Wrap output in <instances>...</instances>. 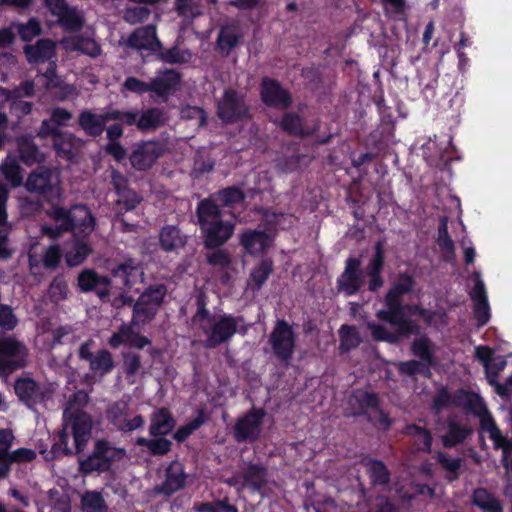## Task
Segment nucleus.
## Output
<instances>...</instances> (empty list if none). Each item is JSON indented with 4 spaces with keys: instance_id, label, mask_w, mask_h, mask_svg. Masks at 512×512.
<instances>
[{
    "instance_id": "1",
    "label": "nucleus",
    "mask_w": 512,
    "mask_h": 512,
    "mask_svg": "<svg viewBox=\"0 0 512 512\" xmlns=\"http://www.w3.org/2000/svg\"><path fill=\"white\" fill-rule=\"evenodd\" d=\"M361 260L358 257H348L344 262L343 272L337 277L336 288L344 296H354L364 285V275L368 279V290L372 293L383 287L385 280L382 275L386 264V249L384 241H377L373 245V252L365 266L361 269Z\"/></svg>"
},
{
    "instance_id": "2",
    "label": "nucleus",
    "mask_w": 512,
    "mask_h": 512,
    "mask_svg": "<svg viewBox=\"0 0 512 512\" xmlns=\"http://www.w3.org/2000/svg\"><path fill=\"white\" fill-rule=\"evenodd\" d=\"M89 401L85 391H77L67 400L64 411V426L60 432V442L56 451L70 452L69 440L72 438L77 452L83 451L91 436L92 420L84 407Z\"/></svg>"
},
{
    "instance_id": "3",
    "label": "nucleus",
    "mask_w": 512,
    "mask_h": 512,
    "mask_svg": "<svg viewBox=\"0 0 512 512\" xmlns=\"http://www.w3.org/2000/svg\"><path fill=\"white\" fill-rule=\"evenodd\" d=\"M196 214L206 249L223 246L232 237L235 225L223 220V212L213 194L199 201Z\"/></svg>"
},
{
    "instance_id": "4",
    "label": "nucleus",
    "mask_w": 512,
    "mask_h": 512,
    "mask_svg": "<svg viewBox=\"0 0 512 512\" xmlns=\"http://www.w3.org/2000/svg\"><path fill=\"white\" fill-rule=\"evenodd\" d=\"M459 404L477 414L481 420V430L492 439L496 448L503 451V466L508 477H512V442L508 441L490 417L483 399L474 393H460Z\"/></svg>"
},
{
    "instance_id": "5",
    "label": "nucleus",
    "mask_w": 512,
    "mask_h": 512,
    "mask_svg": "<svg viewBox=\"0 0 512 512\" xmlns=\"http://www.w3.org/2000/svg\"><path fill=\"white\" fill-rule=\"evenodd\" d=\"M415 285L416 278L413 274L409 271H399L385 294V309L378 312L379 319L382 321H405V319H409L407 313L413 309V306L404 304V296L413 293Z\"/></svg>"
},
{
    "instance_id": "6",
    "label": "nucleus",
    "mask_w": 512,
    "mask_h": 512,
    "mask_svg": "<svg viewBox=\"0 0 512 512\" xmlns=\"http://www.w3.org/2000/svg\"><path fill=\"white\" fill-rule=\"evenodd\" d=\"M475 357L483 365L486 378L490 385L494 387L496 394L500 397H509L512 394V375L503 384L498 381L500 372L507 365L506 358L497 355L495 350L487 346L476 347Z\"/></svg>"
},
{
    "instance_id": "7",
    "label": "nucleus",
    "mask_w": 512,
    "mask_h": 512,
    "mask_svg": "<svg viewBox=\"0 0 512 512\" xmlns=\"http://www.w3.org/2000/svg\"><path fill=\"white\" fill-rule=\"evenodd\" d=\"M216 114L220 121L227 125L245 121L251 116L250 106L246 103L245 95L232 87L225 89L221 99L218 100Z\"/></svg>"
},
{
    "instance_id": "8",
    "label": "nucleus",
    "mask_w": 512,
    "mask_h": 512,
    "mask_svg": "<svg viewBox=\"0 0 512 512\" xmlns=\"http://www.w3.org/2000/svg\"><path fill=\"white\" fill-rule=\"evenodd\" d=\"M167 295V288L163 283L150 284L134 302L132 298H126L124 305L132 308V319H153L159 306L162 305Z\"/></svg>"
},
{
    "instance_id": "9",
    "label": "nucleus",
    "mask_w": 512,
    "mask_h": 512,
    "mask_svg": "<svg viewBox=\"0 0 512 512\" xmlns=\"http://www.w3.org/2000/svg\"><path fill=\"white\" fill-rule=\"evenodd\" d=\"M25 188L32 193L42 195L47 202L59 199L62 196L60 182L52 169L47 166H38L30 172L25 181Z\"/></svg>"
},
{
    "instance_id": "10",
    "label": "nucleus",
    "mask_w": 512,
    "mask_h": 512,
    "mask_svg": "<svg viewBox=\"0 0 512 512\" xmlns=\"http://www.w3.org/2000/svg\"><path fill=\"white\" fill-rule=\"evenodd\" d=\"M106 268L109 271L111 283H115L118 287H133V285L141 283L144 277V270L141 261L133 257H127L119 263V261L108 260Z\"/></svg>"
},
{
    "instance_id": "11",
    "label": "nucleus",
    "mask_w": 512,
    "mask_h": 512,
    "mask_svg": "<svg viewBox=\"0 0 512 512\" xmlns=\"http://www.w3.org/2000/svg\"><path fill=\"white\" fill-rule=\"evenodd\" d=\"M348 403L350 409L348 414H366L373 423L380 427H389L390 420L382 410L378 408V398L374 394L367 393V391L358 390L353 393Z\"/></svg>"
},
{
    "instance_id": "12",
    "label": "nucleus",
    "mask_w": 512,
    "mask_h": 512,
    "mask_svg": "<svg viewBox=\"0 0 512 512\" xmlns=\"http://www.w3.org/2000/svg\"><path fill=\"white\" fill-rule=\"evenodd\" d=\"M125 451L122 448L113 447L107 441H97L91 455L80 461V468L84 472L107 471L112 463L124 458Z\"/></svg>"
},
{
    "instance_id": "13",
    "label": "nucleus",
    "mask_w": 512,
    "mask_h": 512,
    "mask_svg": "<svg viewBox=\"0 0 512 512\" xmlns=\"http://www.w3.org/2000/svg\"><path fill=\"white\" fill-rule=\"evenodd\" d=\"M27 360L28 350L21 341L13 336L0 338V375H9L25 366Z\"/></svg>"
},
{
    "instance_id": "14",
    "label": "nucleus",
    "mask_w": 512,
    "mask_h": 512,
    "mask_svg": "<svg viewBox=\"0 0 512 512\" xmlns=\"http://www.w3.org/2000/svg\"><path fill=\"white\" fill-rule=\"evenodd\" d=\"M165 152V144L159 140L139 141L134 144L129 159L134 169L145 172L152 169Z\"/></svg>"
},
{
    "instance_id": "15",
    "label": "nucleus",
    "mask_w": 512,
    "mask_h": 512,
    "mask_svg": "<svg viewBox=\"0 0 512 512\" xmlns=\"http://www.w3.org/2000/svg\"><path fill=\"white\" fill-rule=\"evenodd\" d=\"M260 98L265 106L279 110L290 109L293 103L290 90L285 89L279 80L269 76L262 77L260 81Z\"/></svg>"
},
{
    "instance_id": "16",
    "label": "nucleus",
    "mask_w": 512,
    "mask_h": 512,
    "mask_svg": "<svg viewBox=\"0 0 512 512\" xmlns=\"http://www.w3.org/2000/svg\"><path fill=\"white\" fill-rule=\"evenodd\" d=\"M121 116V109H108L101 114H96L91 109H83L77 117V123L85 135L97 138L104 131L107 132V122L111 119H121Z\"/></svg>"
},
{
    "instance_id": "17",
    "label": "nucleus",
    "mask_w": 512,
    "mask_h": 512,
    "mask_svg": "<svg viewBox=\"0 0 512 512\" xmlns=\"http://www.w3.org/2000/svg\"><path fill=\"white\" fill-rule=\"evenodd\" d=\"M35 93L36 86L34 80H24L18 86L10 89L9 111L18 121L30 115L34 104L30 100H25V98L34 97Z\"/></svg>"
},
{
    "instance_id": "18",
    "label": "nucleus",
    "mask_w": 512,
    "mask_h": 512,
    "mask_svg": "<svg viewBox=\"0 0 512 512\" xmlns=\"http://www.w3.org/2000/svg\"><path fill=\"white\" fill-rule=\"evenodd\" d=\"M121 120L127 126L136 125L140 131H154L165 125L166 118L163 109L147 108L140 111H121Z\"/></svg>"
},
{
    "instance_id": "19",
    "label": "nucleus",
    "mask_w": 512,
    "mask_h": 512,
    "mask_svg": "<svg viewBox=\"0 0 512 512\" xmlns=\"http://www.w3.org/2000/svg\"><path fill=\"white\" fill-rule=\"evenodd\" d=\"M369 329L373 336L386 341H397V339L411 337L412 334H419V329L415 322L409 321H387L372 322Z\"/></svg>"
},
{
    "instance_id": "20",
    "label": "nucleus",
    "mask_w": 512,
    "mask_h": 512,
    "mask_svg": "<svg viewBox=\"0 0 512 512\" xmlns=\"http://www.w3.org/2000/svg\"><path fill=\"white\" fill-rule=\"evenodd\" d=\"M270 343L279 359L285 361L291 359L295 347V337L291 325L287 322H277L270 336Z\"/></svg>"
},
{
    "instance_id": "21",
    "label": "nucleus",
    "mask_w": 512,
    "mask_h": 512,
    "mask_svg": "<svg viewBox=\"0 0 512 512\" xmlns=\"http://www.w3.org/2000/svg\"><path fill=\"white\" fill-rule=\"evenodd\" d=\"M182 78L180 71L174 70V68H161L150 80L151 92L156 93L161 99L167 100L180 88Z\"/></svg>"
},
{
    "instance_id": "22",
    "label": "nucleus",
    "mask_w": 512,
    "mask_h": 512,
    "mask_svg": "<svg viewBox=\"0 0 512 512\" xmlns=\"http://www.w3.org/2000/svg\"><path fill=\"white\" fill-rule=\"evenodd\" d=\"M127 46L138 50H149L156 53L162 49V42L157 37V28L154 24H146L135 29L127 38Z\"/></svg>"
},
{
    "instance_id": "23",
    "label": "nucleus",
    "mask_w": 512,
    "mask_h": 512,
    "mask_svg": "<svg viewBox=\"0 0 512 512\" xmlns=\"http://www.w3.org/2000/svg\"><path fill=\"white\" fill-rule=\"evenodd\" d=\"M55 200L49 203V207L46 211L48 217L56 222L55 226L44 225L42 226V233L51 237L61 236L65 231H72V209H66V207L59 206L54 203Z\"/></svg>"
},
{
    "instance_id": "24",
    "label": "nucleus",
    "mask_w": 512,
    "mask_h": 512,
    "mask_svg": "<svg viewBox=\"0 0 512 512\" xmlns=\"http://www.w3.org/2000/svg\"><path fill=\"white\" fill-rule=\"evenodd\" d=\"M265 412L260 409L251 410V412L240 417L235 425V437L238 440H255L261 434L262 423Z\"/></svg>"
},
{
    "instance_id": "25",
    "label": "nucleus",
    "mask_w": 512,
    "mask_h": 512,
    "mask_svg": "<svg viewBox=\"0 0 512 512\" xmlns=\"http://www.w3.org/2000/svg\"><path fill=\"white\" fill-rule=\"evenodd\" d=\"M125 125L126 122L122 120H114V123L107 125L106 128V138L108 142L105 144L104 150L116 161H122L127 156L126 147L120 143V138L124 135Z\"/></svg>"
},
{
    "instance_id": "26",
    "label": "nucleus",
    "mask_w": 512,
    "mask_h": 512,
    "mask_svg": "<svg viewBox=\"0 0 512 512\" xmlns=\"http://www.w3.org/2000/svg\"><path fill=\"white\" fill-rule=\"evenodd\" d=\"M109 276H100L93 268H84L78 276V286L82 291L96 290L100 297L109 296Z\"/></svg>"
},
{
    "instance_id": "27",
    "label": "nucleus",
    "mask_w": 512,
    "mask_h": 512,
    "mask_svg": "<svg viewBox=\"0 0 512 512\" xmlns=\"http://www.w3.org/2000/svg\"><path fill=\"white\" fill-rule=\"evenodd\" d=\"M71 219L76 236L87 237L95 229V218L86 204H74L71 207Z\"/></svg>"
},
{
    "instance_id": "28",
    "label": "nucleus",
    "mask_w": 512,
    "mask_h": 512,
    "mask_svg": "<svg viewBox=\"0 0 512 512\" xmlns=\"http://www.w3.org/2000/svg\"><path fill=\"white\" fill-rule=\"evenodd\" d=\"M23 52L29 63H44L56 56L55 42L50 38H41L34 45L23 46Z\"/></svg>"
},
{
    "instance_id": "29",
    "label": "nucleus",
    "mask_w": 512,
    "mask_h": 512,
    "mask_svg": "<svg viewBox=\"0 0 512 512\" xmlns=\"http://www.w3.org/2000/svg\"><path fill=\"white\" fill-rule=\"evenodd\" d=\"M272 242L273 239L265 230H244L240 234V245L251 255L265 252L272 245Z\"/></svg>"
},
{
    "instance_id": "30",
    "label": "nucleus",
    "mask_w": 512,
    "mask_h": 512,
    "mask_svg": "<svg viewBox=\"0 0 512 512\" xmlns=\"http://www.w3.org/2000/svg\"><path fill=\"white\" fill-rule=\"evenodd\" d=\"M108 417L118 429L124 431L138 429L144 424L142 416H134L132 419H128V404L126 401H119L110 407Z\"/></svg>"
},
{
    "instance_id": "31",
    "label": "nucleus",
    "mask_w": 512,
    "mask_h": 512,
    "mask_svg": "<svg viewBox=\"0 0 512 512\" xmlns=\"http://www.w3.org/2000/svg\"><path fill=\"white\" fill-rule=\"evenodd\" d=\"M186 243L187 238L182 235L178 226L166 225L162 227L159 233V244L164 252H174V250L185 246Z\"/></svg>"
},
{
    "instance_id": "32",
    "label": "nucleus",
    "mask_w": 512,
    "mask_h": 512,
    "mask_svg": "<svg viewBox=\"0 0 512 512\" xmlns=\"http://www.w3.org/2000/svg\"><path fill=\"white\" fill-rule=\"evenodd\" d=\"M274 122L288 135H293L294 137H306V135H309L308 131L304 128L302 116L295 111H288L286 109L281 119Z\"/></svg>"
},
{
    "instance_id": "33",
    "label": "nucleus",
    "mask_w": 512,
    "mask_h": 512,
    "mask_svg": "<svg viewBox=\"0 0 512 512\" xmlns=\"http://www.w3.org/2000/svg\"><path fill=\"white\" fill-rule=\"evenodd\" d=\"M149 339L139 336L133 325H123L118 333L113 334L109 343L112 347H119L121 344L133 345L134 347L143 348L149 344Z\"/></svg>"
},
{
    "instance_id": "34",
    "label": "nucleus",
    "mask_w": 512,
    "mask_h": 512,
    "mask_svg": "<svg viewBox=\"0 0 512 512\" xmlns=\"http://www.w3.org/2000/svg\"><path fill=\"white\" fill-rule=\"evenodd\" d=\"M0 172L11 188H19L24 182L23 169L15 156L8 154L0 165Z\"/></svg>"
},
{
    "instance_id": "35",
    "label": "nucleus",
    "mask_w": 512,
    "mask_h": 512,
    "mask_svg": "<svg viewBox=\"0 0 512 512\" xmlns=\"http://www.w3.org/2000/svg\"><path fill=\"white\" fill-rule=\"evenodd\" d=\"M204 328L208 332V345L219 344V342L225 341V339L235 332L234 322L230 321H209L206 322Z\"/></svg>"
},
{
    "instance_id": "36",
    "label": "nucleus",
    "mask_w": 512,
    "mask_h": 512,
    "mask_svg": "<svg viewBox=\"0 0 512 512\" xmlns=\"http://www.w3.org/2000/svg\"><path fill=\"white\" fill-rule=\"evenodd\" d=\"M92 250L91 245L83 239H77L64 254L66 265L68 267H78L86 261Z\"/></svg>"
},
{
    "instance_id": "37",
    "label": "nucleus",
    "mask_w": 512,
    "mask_h": 512,
    "mask_svg": "<svg viewBox=\"0 0 512 512\" xmlns=\"http://www.w3.org/2000/svg\"><path fill=\"white\" fill-rule=\"evenodd\" d=\"M241 38L242 35L237 32L235 26H223L217 35L216 47L225 55H229L239 45Z\"/></svg>"
},
{
    "instance_id": "38",
    "label": "nucleus",
    "mask_w": 512,
    "mask_h": 512,
    "mask_svg": "<svg viewBox=\"0 0 512 512\" xmlns=\"http://www.w3.org/2000/svg\"><path fill=\"white\" fill-rule=\"evenodd\" d=\"M19 159L27 166L40 163L43 158L37 144L32 138L22 137L18 140Z\"/></svg>"
},
{
    "instance_id": "39",
    "label": "nucleus",
    "mask_w": 512,
    "mask_h": 512,
    "mask_svg": "<svg viewBox=\"0 0 512 512\" xmlns=\"http://www.w3.org/2000/svg\"><path fill=\"white\" fill-rule=\"evenodd\" d=\"M14 390L17 396L21 398L22 401L27 402V404H32V402L41 398V389L37 382L31 378L17 379L14 384Z\"/></svg>"
},
{
    "instance_id": "40",
    "label": "nucleus",
    "mask_w": 512,
    "mask_h": 512,
    "mask_svg": "<svg viewBox=\"0 0 512 512\" xmlns=\"http://www.w3.org/2000/svg\"><path fill=\"white\" fill-rule=\"evenodd\" d=\"M214 198L217 201L219 207H235L239 202L244 201L245 193L237 185H231L230 187L221 188L214 194Z\"/></svg>"
},
{
    "instance_id": "41",
    "label": "nucleus",
    "mask_w": 512,
    "mask_h": 512,
    "mask_svg": "<svg viewBox=\"0 0 512 512\" xmlns=\"http://www.w3.org/2000/svg\"><path fill=\"white\" fill-rule=\"evenodd\" d=\"M274 271V263L270 258H264L250 273V285L253 290H260Z\"/></svg>"
},
{
    "instance_id": "42",
    "label": "nucleus",
    "mask_w": 512,
    "mask_h": 512,
    "mask_svg": "<svg viewBox=\"0 0 512 512\" xmlns=\"http://www.w3.org/2000/svg\"><path fill=\"white\" fill-rule=\"evenodd\" d=\"M186 480V474L182 468V464L180 463H172L167 468L166 471V480L164 482V490L168 493H173V491H177L182 489Z\"/></svg>"
},
{
    "instance_id": "43",
    "label": "nucleus",
    "mask_w": 512,
    "mask_h": 512,
    "mask_svg": "<svg viewBox=\"0 0 512 512\" xmlns=\"http://www.w3.org/2000/svg\"><path fill=\"white\" fill-rule=\"evenodd\" d=\"M437 242L444 254L445 261H451L455 256V245L449 234L446 217H444L439 224Z\"/></svg>"
},
{
    "instance_id": "44",
    "label": "nucleus",
    "mask_w": 512,
    "mask_h": 512,
    "mask_svg": "<svg viewBox=\"0 0 512 512\" xmlns=\"http://www.w3.org/2000/svg\"><path fill=\"white\" fill-rule=\"evenodd\" d=\"M85 25V19L75 7H69L67 1H65L62 20L60 26L65 31H79L83 29Z\"/></svg>"
},
{
    "instance_id": "45",
    "label": "nucleus",
    "mask_w": 512,
    "mask_h": 512,
    "mask_svg": "<svg viewBox=\"0 0 512 512\" xmlns=\"http://www.w3.org/2000/svg\"><path fill=\"white\" fill-rule=\"evenodd\" d=\"M175 426V421L170 417L165 409L158 410L151 418L150 432L154 436L157 434H167Z\"/></svg>"
},
{
    "instance_id": "46",
    "label": "nucleus",
    "mask_w": 512,
    "mask_h": 512,
    "mask_svg": "<svg viewBox=\"0 0 512 512\" xmlns=\"http://www.w3.org/2000/svg\"><path fill=\"white\" fill-rule=\"evenodd\" d=\"M158 58L160 61L165 63H171L174 65V63H186L189 62L191 59V53L189 49H182L179 48L178 45L171 46L168 49H162L158 51Z\"/></svg>"
},
{
    "instance_id": "47",
    "label": "nucleus",
    "mask_w": 512,
    "mask_h": 512,
    "mask_svg": "<svg viewBox=\"0 0 512 512\" xmlns=\"http://www.w3.org/2000/svg\"><path fill=\"white\" fill-rule=\"evenodd\" d=\"M413 353L420 358L419 362L425 372L432 364V347L425 337H420L412 345Z\"/></svg>"
},
{
    "instance_id": "48",
    "label": "nucleus",
    "mask_w": 512,
    "mask_h": 512,
    "mask_svg": "<svg viewBox=\"0 0 512 512\" xmlns=\"http://www.w3.org/2000/svg\"><path fill=\"white\" fill-rule=\"evenodd\" d=\"M470 431L471 429L466 428V426L458 425V423L455 422H449L447 432L442 435V444L444 446L457 445V443L463 442Z\"/></svg>"
},
{
    "instance_id": "49",
    "label": "nucleus",
    "mask_w": 512,
    "mask_h": 512,
    "mask_svg": "<svg viewBox=\"0 0 512 512\" xmlns=\"http://www.w3.org/2000/svg\"><path fill=\"white\" fill-rule=\"evenodd\" d=\"M82 509L84 512H106L107 505L100 492L91 490L82 496Z\"/></svg>"
},
{
    "instance_id": "50",
    "label": "nucleus",
    "mask_w": 512,
    "mask_h": 512,
    "mask_svg": "<svg viewBox=\"0 0 512 512\" xmlns=\"http://www.w3.org/2000/svg\"><path fill=\"white\" fill-rule=\"evenodd\" d=\"M406 432L414 437V442L421 451H430L432 446V437L428 430L420 428V426H408Z\"/></svg>"
},
{
    "instance_id": "51",
    "label": "nucleus",
    "mask_w": 512,
    "mask_h": 512,
    "mask_svg": "<svg viewBox=\"0 0 512 512\" xmlns=\"http://www.w3.org/2000/svg\"><path fill=\"white\" fill-rule=\"evenodd\" d=\"M75 136L68 131L60 130V137L56 139L54 150L60 157L70 158L73 155Z\"/></svg>"
},
{
    "instance_id": "52",
    "label": "nucleus",
    "mask_w": 512,
    "mask_h": 512,
    "mask_svg": "<svg viewBox=\"0 0 512 512\" xmlns=\"http://www.w3.org/2000/svg\"><path fill=\"white\" fill-rule=\"evenodd\" d=\"M41 33V23L36 17H31L27 23L18 24V34L24 42H31L35 36H39Z\"/></svg>"
},
{
    "instance_id": "53",
    "label": "nucleus",
    "mask_w": 512,
    "mask_h": 512,
    "mask_svg": "<svg viewBox=\"0 0 512 512\" xmlns=\"http://www.w3.org/2000/svg\"><path fill=\"white\" fill-rule=\"evenodd\" d=\"M38 137L51 138L53 148L56 145L57 137H60V130L57 127V121H54V111L52 109L51 116L47 120H43L38 128Z\"/></svg>"
},
{
    "instance_id": "54",
    "label": "nucleus",
    "mask_w": 512,
    "mask_h": 512,
    "mask_svg": "<svg viewBox=\"0 0 512 512\" xmlns=\"http://www.w3.org/2000/svg\"><path fill=\"white\" fill-rule=\"evenodd\" d=\"M151 10L147 6H134L125 8L123 19L130 24L143 23L148 20Z\"/></svg>"
},
{
    "instance_id": "55",
    "label": "nucleus",
    "mask_w": 512,
    "mask_h": 512,
    "mask_svg": "<svg viewBox=\"0 0 512 512\" xmlns=\"http://www.w3.org/2000/svg\"><path fill=\"white\" fill-rule=\"evenodd\" d=\"M207 263L213 267H219L221 269L230 268L232 265V258L226 249L216 248L213 252L207 255Z\"/></svg>"
},
{
    "instance_id": "56",
    "label": "nucleus",
    "mask_w": 512,
    "mask_h": 512,
    "mask_svg": "<svg viewBox=\"0 0 512 512\" xmlns=\"http://www.w3.org/2000/svg\"><path fill=\"white\" fill-rule=\"evenodd\" d=\"M137 444L140 446H146L148 451L153 453L154 455H163L169 451L171 442L167 441V439L159 438V439H146V438H138Z\"/></svg>"
},
{
    "instance_id": "57",
    "label": "nucleus",
    "mask_w": 512,
    "mask_h": 512,
    "mask_svg": "<svg viewBox=\"0 0 512 512\" xmlns=\"http://www.w3.org/2000/svg\"><path fill=\"white\" fill-rule=\"evenodd\" d=\"M266 472L259 466H248L244 470V484L259 489L265 481Z\"/></svg>"
},
{
    "instance_id": "58",
    "label": "nucleus",
    "mask_w": 512,
    "mask_h": 512,
    "mask_svg": "<svg viewBox=\"0 0 512 512\" xmlns=\"http://www.w3.org/2000/svg\"><path fill=\"white\" fill-rule=\"evenodd\" d=\"M63 253L59 245H50L42 254L44 268L55 269L59 267Z\"/></svg>"
},
{
    "instance_id": "59",
    "label": "nucleus",
    "mask_w": 512,
    "mask_h": 512,
    "mask_svg": "<svg viewBox=\"0 0 512 512\" xmlns=\"http://www.w3.org/2000/svg\"><path fill=\"white\" fill-rule=\"evenodd\" d=\"M340 347L342 350H350L360 342V337L352 325H342L340 329Z\"/></svg>"
},
{
    "instance_id": "60",
    "label": "nucleus",
    "mask_w": 512,
    "mask_h": 512,
    "mask_svg": "<svg viewBox=\"0 0 512 512\" xmlns=\"http://www.w3.org/2000/svg\"><path fill=\"white\" fill-rule=\"evenodd\" d=\"M174 6L180 17H198L201 14L198 0H175Z\"/></svg>"
},
{
    "instance_id": "61",
    "label": "nucleus",
    "mask_w": 512,
    "mask_h": 512,
    "mask_svg": "<svg viewBox=\"0 0 512 512\" xmlns=\"http://www.w3.org/2000/svg\"><path fill=\"white\" fill-rule=\"evenodd\" d=\"M91 367L102 373L109 372L113 367L111 353L107 352V350H101L97 353L96 357L91 360Z\"/></svg>"
},
{
    "instance_id": "62",
    "label": "nucleus",
    "mask_w": 512,
    "mask_h": 512,
    "mask_svg": "<svg viewBox=\"0 0 512 512\" xmlns=\"http://www.w3.org/2000/svg\"><path fill=\"white\" fill-rule=\"evenodd\" d=\"M123 89L132 91V93L144 94L151 91L150 82H143V80L137 79V77L130 76L126 77L123 82Z\"/></svg>"
},
{
    "instance_id": "63",
    "label": "nucleus",
    "mask_w": 512,
    "mask_h": 512,
    "mask_svg": "<svg viewBox=\"0 0 512 512\" xmlns=\"http://www.w3.org/2000/svg\"><path fill=\"white\" fill-rule=\"evenodd\" d=\"M141 202V198L138 196L136 191L131 190L129 188V184L126 186V189L120 200H117L118 205H123L125 211L135 210L137 205Z\"/></svg>"
},
{
    "instance_id": "64",
    "label": "nucleus",
    "mask_w": 512,
    "mask_h": 512,
    "mask_svg": "<svg viewBox=\"0 0 512 512\" xmlns=\"http://www.w3.org/2000/svg\"><path fill=\"white\" fill-rule=\"evenodd\" d=\"M111 184L114 187V190L118 196V199H121L129 180L126 175L122 174V172L118 171V169L111 170Z\"/></svg>"
}]
</instances>
